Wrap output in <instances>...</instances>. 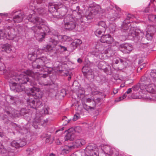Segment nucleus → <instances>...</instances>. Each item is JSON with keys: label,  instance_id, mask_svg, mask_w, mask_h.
I'll return each mask as SVG.
<instances>
[{"label": "nucleus", "instance_id": "obj_60", "mask_svg": "<svg viewBox=\"0 0 156 156\" xmlns=\"http://www.w3.org/2000/svg\"><path fill=\"white\" fill-rule=\"evenodd\" d=\"M140 71V67H139L138 68H137V71Z\"/></svg>", "mask_w": 156, "mask_h": 156}, {"label": "nucleus", "instance_id": "obj_13", "mask_svg": "<svg viewBox=\"0 0 156 156\" xmlns=\"http://www.w3.org/2000/svg\"><path fill=\"white\" fill-rule=\"evenodd\" d=\"M144 87L147 92L150 93H153L156 89L155 86L152 83H150Z\"/></svg>", "mask_w": 156, "mask_h": 156}, {"label": "nucleus", "instance_id": "obj_23", "mask_svg": "<svg viewBox=\"0 0 156 156\" xmlns=\"http://www.w3.org/2000/svg\"><path fill=\"white\" fill-rule=\"evenodd\" d=\"M20 141L14 140L11 143V145L16 148L20 147Z\"/></svg>", "mask_w": 156, "mask_h": 156}, {"label": "nucleus", "instance_id": "obj_63", "mask_svg": "<svg viewBox=\"0 0 156 156\" xmlns=\"http://www.w3.org/2000/svg\"><path fill=\"white\" fill-rule=\"evenodd\" d=\"M3 135V134L2 133L0 132V136H2Z\"/></svg>", "mask_w": 156, "mask_h": 156}, {"label": "nucleus", "instance_id": "obj_59", "mask_svg": "<svg viewBox=\"0 0 156 156\" xmlns=\"http://www.w3.org/2000/svg\"><path fill=\"white\" fill-rule=\"evenodd\" d=\"M46 142H47V143H48L49 142V138H47L46 139Z\"/></svg>", "mask_w": 156, "mask_h": 156}, {"label": "nucleus", "instance_id": "obj_41", "mask_svg": "<svg viewBox=\"0 0 156 156\" xmlns=\"http://www.w3.org/2000/svg\"><path fill=\"white\" fill-rule=\"evenodd\" d=\"M18 141H20V147H22L23 146L25 145L26 144V142L25 140L22 141L21 140H18Z\"/></svg>", "mask_w": 156, "mask_h": 156}, {"label": "nucleus", "instance_id": "obj_30", "mask_svg": "<svg viewBox=\"0 0 156 156\" xmlns=\"http://www.w3.org/2000/svg\"><path fill=\"white\" fill-rule=\"evenodd\" d=\"M66 94V90L65 89H63L60 90V95L59 96L60 97V98L62 99Z\"/></svg>", "mask_w": 156, "mask_h": 156}, {"label": "nucleus", "instance_id": "obj_54", "mask_svg": "<svg viewBox=\"0 0 156 156\" xmlns=\"http://www.w3.org/2000/svg\"><path fill=\"white\" fill-rule=\"evenodd\" d=\"M59 134H60L62 136H65V134H66V133L63 134V131H61V132H59Z\"/></svg>", "mask_w": 156, "mask_h": 156}, {"label": "nucleus", "instance_id": "obj_57", "mask_svg": "<svg viewBox=\"0 0 156 156\" xmlns=\"http://www.w3.org/2000/svg\"><path fill=\"white\" fill-rule=\"evenodd\" d=\"M110 28H112V30L113 31H115V27H114V28L112 27L111 25L110 26Z\"/></svg>", "mask_w": 156, "mask_h": 156}, {"label": "nucleus", "instance_id": "obj_24", "mask_svg": "<svg viewBox=\"0 0 156 156\" xmlns=\"http://www.w3.org/2000/svg\"><path fill=\"white\" fill-rule=\"evenodd\" d=\"M112 50L111 49H108V50H106L104 51H102L101 53H103V55H105L107 53L109 54L110 56H112L115 54V51H114L112 53Z\"/></svg>", "mask_w": 156, "mask_h": 156}, {"label": "nucleus", "instance_id": "obj_20", "mask_svg": "<svg viewBox=\"0 0 156 156\" xmlns=\"http://www.w3.org/2000/svg\"><path fill=\"white\" fill-rule=\"evenodd\" d=\"M81 43L82 41L80 40L77 39L73 42L71 43V45L74 49H75L76 48L78 45H79Z\"/></svg>", "mask_w": 156, "mask_h": 156}, {"label": "nucleus", "instance_id": "obj_64", "mask_svg": "<svg viewBox=\"0 0 156 156\" xmlns=\"http://www.w3.org/2000/svg\"><path fill=\"white\" fill-rule=\"evenodd\" d=\"M49 156H55V155L54 154H50Z\"/></svg>", "mask_w": 156, "mask_h": 156}, {"label": "nucleus", "instance_id": "obj_31", "mask_svg": "<svg viewBox=\"0 0 156 156\" xmlns=\"http://www.w3.org/2000/svg\"><path fill=\"white\" fill-rule=\"evenodd\" d=\"M119 61H120V62L121 63H123L124 62V61L123 60L120 59L119 58H117L113 59V63L117 64L118 63Z\"/></svg>", "mask_w": 156, "mask_h": 156}, {"label": "nucleus", "instance_id": "obj_45", "mask_svg": "<svg viewBox=\"0 0 156 156\" xmlns=\"http://www.w3.org/2000/svg\"><path fill=\"white\" fill-rule=\"evenodd\" d=\"M155 15H151L149 16V19L151 21H154V20Z\"/></svg>", "mask_w": 156, "mask_h": 156}, {"label": "nucleus", "instance_id": "obj_12", "mask_svg": "<svg viewBox=\"0 0 156 156\" xmlns=\"http://www.w3.org/2000/svg\"><path fill=\"white\" fill-rule=\"evenodd\" d=\"M91 10L94 15L98 13H102L105 12V10L102 9L99 5H96L93 7Z\"/></svg>", "mask_w": 156, "mask_h": 156}, {"label": "nucleus", "instance_id": "obj_34", "mask_svg": "<svg viewBox=\"0 0 156 156\" xmlns=\"http://www.w3.org/2000/svg\"><path fill=\"white\" fill-rule=\"evenodd\" d=\"M60 74L62 76H68V72L66 70H59V74Z\"/></svg>", "mask_w": 156, "mask_h": 156}, {"label": "nucleus", "instance_id": "obj_43", "mask_svg": "<svg viewBox=\"0 0 156 156\" xmlns=\"http://www.w3.org/2000/svg\"><path fill=\"white\" fill-rule=\"evenodd\" d=\"M59 47H60V50L61 51H67L66 47L62 45H59Z\"/></svg>", "mask_w": 156, "mask_h": 156}, {"label": "nucleus", "instance_id": "obj_16", "mask_svg": "<svg viewBox=\"0 0 156 156\" xmlns=\"http://www.w3.org/2000/svg\"><path fill=\"white\" fill-rule=\"evenodd\" d=\"M85 143L86 142L84 139H80L76 140L74 146L75 147H78L84 145Z\"/></svg>", "mask_w": 156, "mask_h": 156}, {"label": "nucleus", "instance_id": "obj_17", "mask_svg": "<svg viewBox=\"0 0 156 156\" xmlns=\"http://www.w3.org/2000/svg\"><path fill=\"white\" fill-rule=\"evenodd\" d=\"M58 9V5L50 4L48 7V9L49 11L51 12H57Z\"/></svg>", "mask_w": 156, "mask_h": 156}, {"label": "nucleus", "instance_id": "obj_6", "mask_svg": "<svg viewBox=\"0 0 156 156\" xmlns=\"http://www.w3.org/2000/svg\"><path fill=\"white\" fill-rule=\"evenodd\" d=\"M128 35L134 37H143L144 34L143 32L139 29L134 30L133 28H131L129 31Z\"/></svg>", "mask_w": 156, "mask_h": 156}, {"label": "nucleus", "instance_id": "obj_53", "mask_svg": "<svg viewBox=\"0 0 156 156\" xmlns=\"http://www.w3.org/2000/svg\"><path fill=\"white\" fill-rule=\"evenodd\" d=\"M0 16H8V14H5V13H0Z\"/></svg>", "mask_w": 156, "mask_h": 156}, {"label": "nucleus", "instance_id": "obj_40", "mask_svg": "<svg viewBox=\"0 0 156 156\" xmlns=\"http://www.w3.org/2000/svg\"><path fill=\"white\" fill-rule=\"evenodd\" d=\"M14 21L15 22H19L21 21V19L19 17V16H16L14 18Z\"/></svg>", "mask_w": 156, "mask_h": 156}, {"label": "nucleus", "instance_id": "obj_42", "mask_svg": "<svg viewBox=\"0 0 156 156\" xmlns=\"http://www.w3.org/2000/svg\"><path fill=\"white\" fill-rule=\"evenodd\" d=\"M41 20V19H40L38 18H36L35 19V21H33V22L35 23L37 25H38V24H41L40 23Z\"/></svg>", "mask_w": 156, "mask_h": 156}, {"label": "nucleus", "instance_id": "obj_36", "mask_svg": "<svg viewBox=\"0 0 156 156\" xmlns=\"http://www.w3.org/2000/svg\"><path fill=\"white\" fill-rule=\"evenodd\" d=\"M80 118V115L79 113L76 114L73 116V121H76L78 119H79Z\"/></svg>", "mask_w": 156, "mask_h": 156}, {"label": "nucleus", "instance_id": "obj_11", "mask_svg": "<svg viewBox=\"0 0 156 156\" xmlns=\"http://www.w3.org/2000/svg\"><path fill=\"white\" fill-rule=\"evenodd\" d=\"M119 48L121 51H124L125 53H129L133 49V47L127 44L120 45Z\"/></svg>", "mask_w": 156, "mask_h": 156}, {"label": "nucleus", "instance_id": "obj_18", "mask_svg": "<svg viewBox=\"0 0 156 156\" xmlns=\"http://www.w3.org/2000/svg\"><path fill=\"white\" fill-rule=\"evenodd\" d=\"M6 32L7 31H5V30H0V39H4L7 37V35L8 36H12L11 34H9V32L8 34Z\"/></svg>", "mask_w": 156, "mask_h": 156}, {"label": "nucleus", "instance_id": "obj_15", "mask_svg": "<svg viewBox=\"0 0 156 156\" xmlns=\"http://www.w3.org/2000/svg\"><path fill=\"white\" fill-rule=\"evenodd\" d=\"M141 80L142 83L141 85L144 87L150 84L151 82V80L149 78L145 76H143L141 78Z\"/></svg>", "mask_w": 156, "mask_h": 156}, {"label": "nucleus", "instance_id": "obj_56", "mask_svg": "<svg viewBox=\"0 0 156 156\" xmlns=\"http://www.w3.org/2000/svg\"><path fill=\"white\" fill-rule=\"evenodd\" d=\"M77 62L79 63H81L82 62V59L80 58H79L77 60Z\"/></svg>", "mask_w": 156, "mask_h": 156}, {"label": "nucleus", "instance_id": "obj_46", "mask_svg": "<svg viewBox=\"0 0 156 156\" xmlns=\"http://www.w3.org/2000/svg\"><path fill=\"white\" fill-rule=\"evenodd\" d=\"M118 15V13L115 11L114 13V15L112 16V17L113 18L112 20H114L116 19L117 18Z\"/></svg>", "mask_w": 156, "mask_h": 156}, {"label": "nucleus", "instance_id": "obj_2", "mask_svg": "<svg viewBox=\"0 0 156 156\" xmlns=\"http://www.w3.org/2000/svg\"><path fill=\"white\" fill-rule=\"evenodd\" d=\"M28 95H32L30 98L28 102H29L30 105L33 108H34L35 106V102H37L36 98L39 99L42 98L43 93L41 92L39 88L35 87L32 88L30 90V92L28 93Z\"/></svg>", "mask_w": 156, "mask_h": 156}, {"label": "nucleus", "instance_id": "obj_21", "mask_svg": "<svg viewBox=\"0 0 156 156\" xmlns=\"http://www.w3.org/2000/svg\"><path fill=\"white\" fill-rule=\"evenodd\" d=\"M130 26V25L129 22L126 23L125 22H123L121 26L122 29L125 30H127Z\"/></svg>", "mask_w": 156, "mask_h": 156}, {"label": "nucleus", "instance_id": "obj_38", "mask_svg": "<svg viewBox=\"0 0 156 156\" xmlns=\"http://www.w3.org/2000/svg\"><path fill=\"white\" fill-rule=\"evenodd\" d=\"M87 102L89 103H91L92 104V105H92L95 106L96 104L95 101L93 100H91V99L90 98H88L87 99ZM90 105H91V104H90Z\"/></svg>", "mask_w": 156, "mask_h": 156}, {"label": "nucleus", "instance_id": "obj_7", "mask_svg": "<svg viewBox=\"0 0 156 156\" xmlns=\"http://www.w3.org/2000/svg\"><path fill=\"white\" fill-rule=\"evenodd\" d=\"M65 134L66 140H73L75 138V135L73 132V129L72 128L68 129L67 132Z\"/></svg>", "mask_w": 156, "mask_h": 156}, {"label": "nucleus", "instance_id": "obj_49", "mask_svg": "<svg viewBox=\"0 0 156 156\" xmlns=\"http://www.w3.org/2000/svg\"><path fill=\"white\" fill-rule=\"evenodd\" d=\"M34 151V149L32 148H29L28 150V151L30 152V154L33 153Z\"/></svg>", "mask_w": 156, "mask_h": 156}, {"label": "nucleus", "instance_id": "obj_58", "mask_svg": "<svg viewBox=\"0 0 156 156\" xmlns=\"http://www.w3.org/2000/svg\"><path fill=\"white\" fill-rule=\"evenodd\" d=\"M118 92V91L117 90H114L113 91V93L115 94H116Z\"/></svg>", "mask_w": 156, "mask_h": 156}, {"label": "nucleus", "instance_id": "obj_55", "mask_svg": "<svg viewBox=\"0 0 156 156\" xmlns=\"http://www.w3.org/2000/svg\"><path fill=\"white\" fill-rule=\"evenodd\" d=\"M45 35V33H42V34L40 35V37L41 36L42 37V38H44V37Z\"/></svg>", "mask_w": 156, "mask_h": 156}, {"label": "nucleus", "instance_id": "obj_19", "mask_svg": "<svg viewBox=\"0 0 156 156\" xmlns=\"http://www.w3.org/2000/svg\"><path fill=\"white\" fill-rule=\"evenodd\" d=\"M92 55H94L96 57H98L99 58L102 59L104 58V56L103 55V53H100L99 51L97 50L95 51L92 52Z\"/></svg>", "mask_w": 156, "mask_h": 156}, {"label": "nucleus", "instance_id": "obj_9", "mask_svg": "<svg viewBox=\"0 0 156 156\" xmlns=\"http://www.w3.org/2000/svg\"><path fill=\"white\" fill-rule=\"evenodd\" d=\"M155 32L154 28L153 26H150L148 28V30L147 31L146 37L147 40H151Z\"/></svg>", "mask_w": 156, "mask_h": 156}, {"label": "nucleus", "instance_id": "obj_10", "mask_svg": "<svg viewBox=\"0 0 156 156\" xmlns=\"http://www.w3.org/2000/svg\"><path fill=\"white\" fill-rule=\"evenodd\" d=\"M101 149L106 154L110 156L113 154V149L109 146L103 145L101 147Z\"/></svg>", "mask_w": 156, "mask_h": 156}, {"label": "nucleus", "instance_id": "obj_26", "mask_svg": "<svg viewBox=\"0 0 156 156\" xmlns=\"http://www.w3.org/2000/svg\"><path fill=\"white\" fill-rule=\"evenodd\" d=\"M95 107V106L90 105V104L89 106H88L87 105H83V108L87 110H94Z\"/></svg>", "mask_w": 156, "mask_h": 156}, {"label": "nucleus", "instance_id": "obj_29", "mask_svg": "<svg viewBox=\"0 0 156 156\" xmlns=\"http://www.w3.org/2000/svg\"><path fill=\"white\" fill-rule=\"evenodd\" d=\"M73 129V132L77 133H80L82 131V129L81 128L80 126H76L75 128H71Z\"/></svg>", "mask_w": 156, "mask_h": 156}, {"label": "nucleus", "instance_id": "obj_27", "mask_svg": "<svg viewBox=\"0 0 156 156\" xmlns=\"http://www.w3.org/2000/svg\"><path fill=\"white\" fill-rule=\"evenodd\" d=\"M139 93L140 94H141L140 96H138L137 95H134L133 94L132 95V98H135V99H137V98H139V99H140L142 98H144V94L143 95H142L143 94V93L142 91H140L139 92Z\"/></svg>", "mask_w": 156, "mask_h": 156}, {"label": "nucleus", "instance_id": "obj_44", "mask_svg": "<svg viewBox=\"0 0 156 156\" xmlns=\"http://www.w3.org/2000/svg\"><path fill=\"white\" fill-rule=\"evenodd\" d=\"M28 58L31 60H34L35 58V56L34 55H28Z\"/></svg>", "mask_w": 156, "mask_h": 156}, {"label": "nucleus", "instance_id": "obj_47", "mask_svg": "<svg viewBox=\"0 0 156 156\" xmlns=\"http://www.w3.org/2000/svg\"><path fill=\"white\" fill-rule=\"evenodd\" d=\"M61 39L63 41H65L66 40H67L68 38V37L65 35L64 36H61Z\"/></svg>", "mask_w": 156, "mask_h": 156}, {"label": "nucleus", "instance_id": "obj_8", "mask_svg": "<svg viewBox=\"0 0 156 156\" xmlns=\"http://www.w3.org/2000/svg\"><path fill=\"white\" fill-rule=\"evenodd\" d=\"M100 41L102 43H106L111 44L113 41V39L111 36L109 34L103 35L101 36Z\"/></svg>", "mask_w": 156, "mask_h": 156}, {"label": "nucleus", "instance_id": "obj_62", "mask_svg": "<svg viewBox=\"0 0 156 156\" xmlns=\"http://www.w3.org/2000/svg\"><path fill=\"white\" fill-rule=\"evenodd\" d=\"M94 153H98L97 152V151H93L92 152V153L93 154H94Z\"/></svg>", "mask_w": 156, "mask_h": 156}, {"label": "nucleus", "instance_id": "obj_52", "mask_svg": "<svg viewBox=\"0 0 156 156\" xmlns=\"http://www.w3.org/2000/svg\"><path fill=\"white\" fill-rule=\"evenodd\" d=\"M145 66V63H143L142 65L140 66V70L143 68L144 66Z\"/></svg>", "mask_w": 156, "mask_h": 156}, {"label": "nucleus", "instance_id": "obj_33", "mask_svg": "<svg viewBox=\"0 0 156 156\" xmlns=\"http://www.w3.org/2000/svg\"><path fill=\"white\" fill-rule=\"evenodd\" d=\"M0 152L2 153H5L7 152L6 149L0 143Z\"/></svg>", "mask_w": 156, "mask_h": 156}, {"label": "nucleus", "instance_id": "obj_35", "mask_svg": "<svg viewBox=\"0 0 156 156\" xmlns=\"http://www.w3.org/2000/svg\"><path fill=\"white\" fill-rule=\"evenodd\" d=\"M65 126V125H64V126H63L60 127V128L59 129V132L63 131V134H65L66 133L68 130L66 128V127Z\"/></svg>", "mask_w": 156, "mask_h": 156}, {"label": "nucleus", "instance_id": "obj_48", "mask_svg": "<svg viewBox=\"0 0 156 156\" xmlns=\"http://www.w3.org/2000/svg\"><path fill=\"white\" fill-rule=\"evenodd\" d=\"M126 95L125 94H124L122 96V97H120L119 98V100L118 101H121L123 99L125 98L126 97Z\"/></svg>", "mask_w": 156, "mask_h": 156}, {"label": "nucleus", "instance_id": "obj_1", "mask_svg": "<svg viewBox=\"0 0 156 156\" xmlns=\"http://www.w3.org/2000/svg\"><path fill=\"white\" fill-rule=\"evenodd\" d=\"M37 67L38 68H41L40 70L41 71L40 72L34 73L32 71L30 70L27 71L26 73V75L24 74H21L18 76L17 77L16 80L17 83L12 82L10 83V86L11 88L13 90L16 89L17 92H21L23 90L24 87L23 86L20 85V84H24L26 83L28 81L27 75L34 77V78H37L38 76L39 77H43L44 78L46 77L47 76V74L46 73H43L44 71L47 72L48 73L50 72L48 71V69L45 66L43 67H40V66L37 65Z\"/></svg>", "mask_w": 156, "mask_h": 156}, {"label": "nucleus", "instance_id": "obj_39", "mask_svg": "<svg viewBox=\"0 0 156 156\" xmlns=\"http://www.w3.org/2000/svg\"><path fill=\"white\" fill-rule=\"evenodd\" d=\"M151 77L153 78H156V70H153L150 73Z\"/></svg>", "mask_w": 156, "mask_h": 156}, {"label": "nucleus", "instance_id": "obj_22", "mask_svg": "<svg viewBox=\"0 0 156 156\" xmlns=\"http://www.w3.org/2000/svg\"><path fill=\"white\" fill-rule=\"evenodd\" d=\"M94 15L92 12V10H87L86 11L85 13V16L87 19H90L91 16H93Z\"/></svg>", "mask_w": 156, "mask_h": 156}, {"label": "nucleus", "instance_id": "obj_4", "mask_svg": "<svg viewBox=\"0 0 156 156\" xmlns=\"http://www.w3.org/2000/svg\"><path fill=\"white\" fill-rule=\"evenodd\" d=\"M98 148L95 145L90 144L86 147L85 151L87 155L89 156H98V153H94V154L92 153L93 151H98Z\"/></svg>", "mask_w": 156, "mask_h": 156}, {"label": "nucleus", "instance_id": "obj_51", "mask_svg": "<svg viewBox=\"0 0 156 156\" xmlns=\"http://www.w3.org/2000/svg\"><path fill=\"white\" fill-rule=\"evenodd\" d=\"M132 90H133L132 88H129L128 90L126 92V93L127 94H129V93H130L132 92Z\"/></svg>", "mask_w": 156, "mask_h": 156}, {"label": "nucleus", "instance_id": "obj_14", "mask_svg": "<svg viewBox=\"0 0 156 156\" xmlns=\"http://www.w3.org/2000/svg\"><path fill=\"white\" fill-rule=\"evenodd\" d=\"M12 47L11 45L9 44H5L3 45L2 46V50L7 53H10L12 51Z\"/></svg>", "mask_w": 156, "mask_h": 156}, {"label": "nucleus", "instance_id": "obj_25", "mask_svg": "<svg viewBox=\"0 0 156 156\" xmlns=\"http://www.w3.org/2000/svg\"><path fill=\"white\" fill-rule=\"evenodd\" d=\"M69 58L66 56H65L62 58L60 63L62 65H65L67 64V62L69 61Z\"/></svg>", "mask_w": 156, "mask_h": 156}, {"label": "nucleus", "instance_id": "obj_50", "mask_svg": "<svg viewBox=\"0 0 156 156\" xmlns=\"http://www.w3.org/2000/svg\"><path fill=\"white\" fill-rule=\"evenodd\" d=\"M132 15L130 14H128L126 18V20H129L132 17Z\"/></svg>", "mask_w": 156, "mask_h": 156}, {"label": "nucleus", "instance_id": "obj_28", "mask_svg": "<svg viewBox=\"0 0 156 156\" xmlns=\"http://www.w3.org/2000/svg\"><path fill=\"white\" fill-rule=\"evenodd\" d=\"M140 88H141V89H144L143 87L142 86V85H141V84L140 85L139 84H137L134 86L132 87L133 90L135 91L138 90Z\"/></svg>", "mask_w": 156, "mask_h": 156}, {"label": "nucleus", "instance_id": "obj_61", "mask_svg": "<svg viewBox=\"0 0 156 156\" xmlns=\"http://www.w3.org/2000/svg\"><path fill=\"white\" fill-rule=\"evenodd\" d=\"M47 113H48V111L47 109H46V110L44 111V114H47Z\"/></svg>", "mask_w": 156, "mask_h": 156}, {"label": "nucleus", "instance_id": "obj_37", "mask_svg": "<svg viewBox=\"0 0 156 156\" xmlns=\"http://www.w3.org/2000/svg\"><path fill=\"white\" fill-rule=\"evenodd\" d=\"M44 48V50L46 51H51L52 49V47L50 45H47Z\"/></svg>", "mask_w": 156, "mask_h": 156}, {"label": "nucleus", "instance_id": "obj_5", "mask_svg": "<svg viewBox=\"0 0 156 156\" xmlns=\"http://www.w3.org/2000/svg\"><path fill=\"white\" fill-rule=\"evenodd\" d=\"M98 28L95 32V34L97 36L101 35L102 33H104L107 28V26L105 22L100 21L98 23Z\"/></svg>", "mask_w": 156, "mask_h": 156}, {"label": "nucleus", "instance_id": "obj_32", "mask_svg": "<svg viewBox=\"0 0 156 156\" xmlns=\"http://www.w3.org/2000/svg\"><path fill=\"white\" fill-rule=\"evenodd\" d=\"M62 121L63 122V125H66L69 123V120L66 116L63 117L62 118Z\"/></svg>", "mask_w": 156, "mask_h": 156}, {"label": "nucleus", "instance_id": "obj_3", "mask_svg": "<svg viewBox=\"0 0 156 156\" xmlns=\"http://www.w3.org/2000/svg\"><path fill=\"white\" fill-rule=\"evenodd\" d=\"M64 28L69 30H72L75 28L76 24L73 17L70 15L66 16L64 19Z\"/></svg>", "mask_w": 156, "mask_h": 156}]
</instances>
